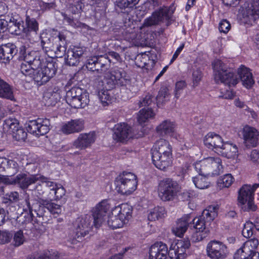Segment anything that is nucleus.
Wrapping results in <instances>:
<instances>
[{
    "label": "nucleus",
    "mask_w": 259,
    "mask_h": 259,
    "mask_svg": "<svg viewBox=\"0 0 259 259\" xmlns=\"http://www.w3.org/2000/svg\"><path fill=\"white\" fill-rule=\"evenodd\" d=\"M202 73L199 69H196L193 71L192 79L193 87H196L202 78Z\"/></svg>",
    "instance_id": "603ef678"
},
{
    "label": "nucleus",
    "mask_w": 259,
    "mask_h": 259,
    "mask_svg": "<svg viewBox=\"0 0 259 259\" xmlns=\"http://www.w3.org/2000/svg\"><path fill=\"white\" fill-rule=\"evenodd\" d=\"M138 181L136 176L132 172H123L118 176L114 181L116 190L123 195H130L137 189Z\"/></svg>",
    "instance_id": "0eeeda50"
},
{
    "label": "nucleus",
    "mask_w": 259,
    "mask_h": 259,
    "mask_svg": "<svg viewBox=\"0 0 259 259\" xmlns=\"http://www.w3.org/2000/svg\"><path fill=\"white\" fill-rule=\"evenodd\" d=\"M12 235L6 231L0 230V243L4 244L10 241Z\"/></svg>",
    "instance_id": "6e6d98bb"
},
{
    "label": "nucleus",
    "mask_w": 259,
    "mask_h": 259,
    "mask_svg": "<svg viewBox=\"0 0 259 259\" xmlns=\"http://www.w3.org/2000/svg\"><path fill=\"white\" fill-rule=\"evenodd\" d=\"M212 65L217 82H221L230 87L236 85L240 79L243 85L247 89L251 88L254 83L250 69L244 65H241L237 70L239 78L234 73L227 71V66L221 60L215 59Z\"/></svg>",
    "instance_id": "7ed1b4c3"
},
{
    "label": "nucleus",
    "mask_w": 259,
    "mask_h": 259,
    "mask_svg": "<svg viewBox=\"0 0 259 259\" xmlns=\"http://www.w3.org/2000/svg\"><path fill=\"white\" fill-rule=\"evenodd\" d=\"M178 191V183L171 179H164L159 183L157 188L158 195L163 201L172 200Z\"/></svg>",
    "instance_id": "9d476101"
},
{
    "label": "nucleus",
    "mask_w": 259,
    "mask_h": 259,
    "mask_svg": "<svg viewBox=\"0 0 259 259\" xmlns=\"http://www.w3.org/2000/svg\"><path fill=\"white\" fill-rule=\"evenodd\" d=\"M21 58L23 60L21 65V72L33 79L38 85L49 81L56 73L54 63L41 60L37 51H26Z\"/></svg>",
    "instance_id": "f03ea898"
},
{
    "label": "nucleus",
    "mask_w": 259,
    "mask_h": 259,
    "mask_svg": "<svg viewBox=\"0 0 259 259\" xmlns=\"http://www.w3.org/2000/svg\"><path fill=\"white\" fill-rule=\"evenodd\" d=\"M139 1V0H118L116 2V5L120 10H123L125 8H133Z\"/></svg>",
    "instance_id": "ea45409f"
},
{
    "label": "nucleus",
    "mask_w": 259,
    "mask_h": 259,
    "mask_svg": "<svg viewBox=\"0 0 259 259\" xmlns=\"http://www.w3.org/2000/svg\"><path fill=\"white\" fill-rule=\"evenodd\" d=\"M144 134L135 135L133 132L132 128L125 123H117L114 126L113 139L117 141L124 142L130 139L138 138L142 136Z\"/></svg>",
    "instance_id": "2eb2a0df"
},
{
    "label": "nucleus",
    "mask_w": 259,
    "mask_h": 259,
    "mask_svg": "<svg viewBox=\"0 0 259 259\" xmlns=\"http://www.w3.org/2000/svg\"><path fill=\"white\" fill-rule=\"evenodd\" d=\"M250 160L254 164H259V151L256 149L251 151L249 156Z\"/></svg>",
    "instance_id": "052dcab7"
},
{
    "label": "nucleus",
    "mask_w": 259,
    "mask_h": 259,
    "mask_svg": "<svg viewBox=\"0 0 259 259\" xmlns=\"http://www.w3.org/2000/svg\"><path fill=\"white\" fill-rule=\"evenodd\" d=\"M203 143L208 149L228 159H235L238 156L237 146L232 143L224 141L221 136L214 133H208L203 138Z\"/></svg>",
    "instance_id": "39448f33"
},
{
    "label": "nucleus",
    "mask_w": 259,
    "mask_h": 259,
    "mask_svg": "<svg viewBox=\"0 0 259 259\" xmlns=\"http://www.w3.org/2000/svg\"><path fill=\"white\" fill-rule=\"evenodd\" d=\"M193 195L194 192L191 190L186 191L182 194V198L184 201L189 200L191 198L193 197Z\"/></svg>",
    "instance_id": "69168bd1"
},
{
    "label": "nucleus",
    "mask_w": 259,
    "mask_h": 259,
    "mask_svg": "<svg viewBox=\"0 0 259 259\" xmlns=\"http://www.w3.org/2000/svg\"><path fill=\"white\" fill-rule=\"evenodd\" d=\"M38 181L46 184V186L50 189L49 192H52L56 187L59 185L56 183L50 181L47 178L39 175Z\"/></svg>",
    "instance_id": "a18cd8bd"
},
{
    "label": "nucleus",
    "mask_w": 259,
    "mask_h": 259,
    "mask_svg": "<svg viewBox=\"0 0 259 259\" xmlns=\"http://www.w3.org/2000/svg\"><path fill=\"white\" fill-rule=\"evenodd\" d=\"M96 134L94 132L80 134L72 144L73 146L80 150L85 149L94 143Z\"/></svg>",
    "instance_id": "4be33fe9"
},
{
    "label": "nucleus",
    "mask_w": 259,
    "mask_h": 259,
    "mask_svg": "<svg viewBox=\"0 0 259 259\" xmlns=\"http://www.w3.org/2000/svg\"><path fill=\"white\" fill-rule=\"evenodd\" d=\"M3 131L7 134L11 135L19 126L18 121L15 118H8L3 123Z\"/></svg>",
    "instance_id": "72a5a7b5"
},
{
    "label": "nucleus",
    "mask_w": 259,
    "mask_h": 259,
    "mask_svg": "<svg viewBox=\"0 0 259 259\" xmlns=\"http://www.w3.org/2000/svg\"><path fill=\"white\" fill-rule=\"evenodd\" d=\"M99 99L103 106L109 105L113 99L110 93L107 90H101L98 94Z\"/></svg>",
    "instance_id": "58836bf2"
},
{
    "label": "nucleus",
    "mask_w": 259,
    "mask_h": 259,
    "mask_svg": "<svg viewBox=\"0 0 259 259\" xmlns=\"http://www.w3.org/2000/svg\"><path fill=\"white\" fill-rule=\"evenodd\" d=\"M56 54L58 56H61L64 54L65 52L66 49L62 47L61 45H58L57 44L55 45V49Z\"/></svg>",
    "instance_id": "774afa93"
},
{
    "label": "nucleus",
    "mask_w": 259,
    "mask_h": 259,
    "mask_svg": "<svg viewBox=\"0 0 259 259\" xmlns=\"http://www.w3.org/2000/svg\"><path fill=\"white\" fill-rule=\"evenodd\" d=\"M40 39L42 46L44 48L54 50L55 47V36H52L51 33L43 32L41 34Z\"/></svg>",
    "instance_id": "2f4dec72"
},
{
    "label": "nucleus",
    "mask_w": 259,
    "mask_h": 259,
    "mask_svg": "<svg viewBox=\"0 0 259 259\" xmlns=\"http://www.w3.org/2000/svg\"><path fill=\"white\" fill-rule=\"evenodd\" d=\"M11 135L12 136L13 138L17 141L24 140L26 137L27 134L24 132V130L18 126Z\"/></svg>",
    "instance_id": "09e8293b"
},
{
    "label": "nucleus",
    "mask_w": 259,
    "mask_h": 259,
    "mask_svg": "<svg viewBox=\"0 0 259 259\" xmlns=\"http://www.w3.org/2000/svg\"><path fill=\"white\" fill-rule=\"evenodd\" d=\"M111 57L112 59L114 60L115 62L121 61V58L119 55L115 52H110L108 53V58Z\"/></svg>",
    "instance_id": "338daca9"
},
{
    "label": "nucleus",
    "mask_w": 259,
    "mask_h": 259,
    "mask_svg": "<svg viewBox=\"0 0 259 259\" xmlns=\"http://www.w3.org/2000/svg\"><path fill=\"white\" fill-rule=\"evenodd\" d=\"M259 187V184L244 185L239 190L238 196V202L241 205L247 204L246 209L248 211H255L256 206L253 202L254 193Z\"/></svg>",
    "instance_id": "ddd939ff"
},
{
    "label": "nucleus",
    "mask_w": 259,
    "mask_h": 259,
    "mask_svg": "<svg viewBox=\"0 0 259 259\" xmlns=\"http://www.w3.org/2000/svg\"><path fill=\"white\" fill-rule=\"evenodd\" d=\"M91 222L88 217L77 218L74 225V230L68 235V241L73 245L80 244L83 237L87 235L90 230Z\"/></svg>",
    "instance_id": "1a4fd4ad"
},
{
    "label": "nucleus",
    "mask_w": 259,
    "mask_h": 259,
    "mask_svg": "<svg viewBox=\"0 0 259 259\" xmlns=\"http://www.w3.org/2000/svg\"><path fill=\"white\" fill-rule=\"evenodd\" d=\"M154 116L155 113L151 109L143 108L139 112L137 119L139 123L142 125Z\"/></svg>",
    "instance_id": "f704fd0d"
},
{
    "label": "nucleus",
    "mask_w": 259,
    "mask_h": 259,
    "mask_svg": "<svg viewBox=\"0 0 259 259\" xmlns=\"http://www.w3.org/2000/svg\"><path fill=\"white\" fill-rule=\"evenodd\" d=\"M39 175H27L22 173L15 178L12 176H0V182L5 184H18L22 189H26L30 185L38 182Z\"/></svg>",
    "instance_id": "f8f14e48"
},
{
    "label": "nucleus",
    "mask_w": 259,
    "mask_h": 259,
    "mask_svg": "<svg viewBox=\"0 0 259 259\" xmlns=\"http://www.w3.org/2000/svg\"><path fill=\"white\" fill-rule=\"evenodd\" d=\"M7 21L5 19H0V39L3 38L7 34L8 28Z\"/></svg>",
    "instance_id": "4d7b16f0"
},
{
    "label": "nucleus",
    "mask_w": 259,
    "mask_h": 259,
    "mask_svg": "<svg viewBox=\"0 0 259 259\" xmlns=\"http://www.w3.org/2000/svg\"><path fill=\"white\" fill-rule=\"evenodd\" d=\"M234 181V178L230 174L224 175L218 180L217 185L220 189L230 187Z\"/></svg>",
    "instance_id": "4c0bfd02"
},
{
    "label": "nucleus",
    "mask_w": 259,
    "mask_h": 259,
    "mask_svg": "<svg viewBox=\"0 0 259 259\" xmlns=\"http://www.w3.org/2000/svg\"><path fill=\"white\" fill-rule=\"evenodd\" d=\"M133 210V207L128 203L112 207L109 200H103L92 209L94 225L96 228L103 225L112 229L122 228L132 219Z\"/></svg>",
    "instance_id": "f257e3e1"
},
{
    "label": "nucleus",
    "mask_w": 259,
    "mask_h": 259,
    "mask_svg": "<svg viewBox=\"0 0 259 259\" xmlns=\"http://www.w3.org/2000/svg\"><path fill=\"white\" fill-rule=\"evenodd\" d=\"M52 200L40 197L38 202L40 205L45 206L54 217H57L61 213L62 208L60 205L52 202Z\"/></svg>",
    "instance_id": "bb28decb"
},
{
    "label": "nucleus",
    "mask_w": 259,
    "mask_h": 259,
    "mask_svg": "<svg viewBox=\"0 0 259 259\" xmlns=\"http://www.w3.org/2000/svg\"><path fill=\"white\" fill-rule=\"evenodd\" d=\"M152 163L155 166L165 170L172 164V148L169 142L161 138L157 140L151 149Z\"/></svg>",
    "instance_id": "423d86ee"
},
{
    "label": "nucleus",
    "mask_w": 259,
    "mask_h": 259,
    "mask_svg": "<svg viewBox=\"0 0 259 259\" xmlns=\"http://www.w3.org/2000/svg\"><path fill=\"white\" fill-rule=\"evenodd\" d=\"M125 73L123 71L116 70L111 73L110 80L112 84L124 85L127 82L125 78Z\"/></svg>",
    "instance_id": "473e14b6"
},
{
    "label": "nucleus",
    "mask_w": 259,
    "mask_h": 259,
    "mask_svg": "<svg viewBox=\"0 0 259 259\" xmlns=\"http://www.w3.org/2000/svg\"><path fill=\"white\" fill-rule=\"evenodd\" d=\"M65 100L72 108H83L89 103V94L80 88L74 87L66 92Z\"/></svg>",
    "instance_id": "6e6552de"
},
{
    "label": "nucleus",
    "mask_w": 259,
    "mask_h": 259,
    "mask_svg": "<svg viewBox=\"0 0 259 259\" xmlns=\"http://www.w3.org/2000/svg\"><path fill=\"white\" fill-rule=\"evenodd\" d=\"M190 245L188 239L178 240L175 244L171 246L168 256L170 259H185L187 256V250Z\"/></svg>",
    "instance_id": "a211bd4d"
},
{
    "label": "nucleus",
    "mask_w": 259,
    "mask_h": 259,
    "mask_svg": "<svg viewBox=\"0 0 259 259\" xmlns=\"http://www.w3.org/2000/svg\"><path fill=\"white\" fill-rule=\"evenodd\" d=\"M166 215V211L164 207L157 206L150 209L148 214V219L150 221H155L161 219Z\"/></svg>",
    "instance_id": "c756f323"
},
{
    "label": "nucleus",
    "mask_w": 259,
    "mask_h": 259,
    "mask_svg": "<svg viewBox=\"0 0 259 259\" xmlns=\"http://www.w3.org/2000/svg\"><path fill=\"white\" fill-rule=\"evenodd\" d=\"M234 259H252L250 254L242 246L234 254Z\"/></svg>",
    "instance_id": "c03bdc74"
},
{
    "label": "nucleus",
    "mask_w": 259,
    "mask_h": 259,
    "mask_svg": "<svg viewBox=\"0 0 259 259\" xmlns=\"http://www.w3.org/2000/svg\"><path fill=\"white\" fill-rule=\"evenodd\" d=\"M25 239L23 232L21 230L16 232L14 235V242L15 246H20L23 243Z\"/></svg>",
    "instance_id": "3c124183"
},
{
    "label": "nucleus",
    "mask_w": 259,
    "mask_h": 259,
    "mask_svg": "<svg viewBox=\"0 0 259 259\" xmlns=\"http://www.w3.org/2000/svg\"><path fill=\"white\" fill-rule=\"evenodd\" d=\"M230 24L227 20H222L219 24V30L220 32L227 33L230 29Z\"/></svg>",
    "instance_id": "5fc2aeb1"
},
{
    "label": "nucleus",
    "mask_w": 259,
    "mask_h": 259,
    "mask_svg": "<svg viewBox=\"0 0 259 259\" xmlns=\"http://www.w3.org/2000/svg\"><path fill=\"white\" fill-rule=\"evenodd\" d=\"M221 94L219 97L226 99H232L235 96V93L232 90H221Z\"/></svg>",
    "instance_id": "bf43d9fd"
},
{
    "label": "nucleus",
    "mask_w": 259,
    "mask_h": 259,
    "mask_svg": "<svg viewBox=\"0 0 259 259\" xmlns=\"http://www.w3.org/2000/svg\"><path fill=\"white\" fill-rule=\"evenodd\" d=\"M244 144L248 147H254L259 143V132L254 127L245 125L240 131Z\"/></svg>",
    "instance_id": "dca6fc26"
},
{
    "label": "nucleus",
    "mask_w": 259,
    "mask_h": 259,
    "mask_svg": "<svg viewBox=\"0 0 259 259\" xmlns=\"http://www.w3.org/2000/svg\"><path fill=\"white\" fill-rule=\"evenodd\" d=\"M218 205H209L203 210L200 217L207 222L212 221L218 215Z\"/></svg>",
    "instance_id": "7c9ffc66"
},
{
    "label": "nucleus",
    "mask_w": 259,
    "mask_h": 259,
    "mask_svg": "<svg viewBox=\"0 0 259 259\" xmlns=\"http://www.w3.org/2000/svg\"><path fill=\"white\" fill-rule=\"evenodd\" d=\"M61 90L58 89H54L52 93L47 94V96L53 101L57 102L61 98Z\"/></svg>",
    "instance_id": "864d4df0"
},
{
    "label": "nucleus",
    "mask_w": 259,
    "mask_h": 259,
    "mask_svg": "<svg viewBox=\"0 0 259 259\" xmlns=\"http://www.w3.org/2000/svg\"><path fill=\"white\" fill-rule=\"evenodd\" d=\"M45 259H59L60 255L58 251L56 250H47L43 251Z\"/></svg>",
    "instance_id": "8fccbe9b"
},
{
    "label": "nucleus",
    "mask_w": 259,
    "mask_h": 259,
    "mask_svg": "<svg viewBox=\"0 0 259 259\" xmlns=\"http://www.w3.org/2000/svg\"><path fill=\"white\" fill-rule=\"evenodd\" d=\"M84 124L82 119H71L62 124L61 131L66 135L79 133L83 130Z\"/></svg>",
    "instance_id": "412c9836"
},
{
    "label": "nucleus",
    "mask_w": 259,
    "mask_h": 259,
    "mask_svg": "<svg viewBox=\"0 0 259 259\" xmlns=\"http://www.w3.org/2000/svg\"><path fill=\"white\" fill-rule=\"evenodd\" d=\"M168 252L165 244L157 242L152 245L149 249V259H166Z\"/></svg>",
    "instance_id": "b1692460"
},
{
    "label": "nucleus",
    "mask_w": 259,
    "mask_h": 259,
    "mask_svg": "<svg viewBox=\"0 0 259 259\" xmlns=\"http://www.w3.org/2000/svg\"><path fill=\"white\" fill-rule=\"evenodd\" d=\"M209 231H200L195 230L191 236V240L194 242L202 241L208 235Z\"/></svg>",
    "instance_id": "a19ab883"
},
{
    "label": "nucleus",
    "mask_w": 259,
    "mask_h": 259,
    "mask_svg": "<svg viewBox=\"0 0 259 259\" xmlns=\"http://www.w3.org/2000/svg\"><path fill=\"white\" fill-rule=\"evenodd\" d=\"M184 48V44H182L181 46L177 49L175 53L174 54L171 59L170 60L169 64H171L174 62L175 60L178 58L179 54L181 53L182 51Z\"/></svg>",
    "instance_id": "e2e57ef3"
},
{
    "label": "nucleus",
    "mask_w": 259,
    "mask_h": 259,
    "mask_svg": "<svg viewBox=\"0 0 259 259\" xmlns=\"http://www.w3.org/2000/svg\"><path fill=\"white\" fill-rule=\"evenodd\" d=\"M36 190L38 193V197H46L50 200H59L62 198L66 193V190L64 188L59 184L53 191L48 192L45 195H44L45 191L40 189V186H37L36 187Z\"/></svg>",
    "instance_id": "a878e982"
},
{
    "label": "nucleus",
    "mask_w": 259,
    "mask_h": 259,
    "mask_svg": "<svg viewBox=\"0 0 259 259\" xmlns=\"http://www.w3.org/2000/svg\"><path fill=\"white\" fill-rule=\"evenodd\" d=\"M81 7L82 4L77 1L75 5L72 6L69 8L70 11L74 14L80 12Z\"/></svg>",
    "instance_id": "680f3d73"
},
{
    "label": "nucleus",
    "mask_w": 259,
    "mask_h": 259,
    "mask_svg": "<svg viewBox=\"0 0 259 259\" xmlns=\"http://www.w3.org/2000/svg\"><path fill=\"white\" fill-rule=\"evenodd\" d=\"M193 227L195 230L200 231H209L205 226V223L204 219L199 217L195 218L193 220Z\"/></svg>",
    "instance_id": "79ce46f5"
},
{
    "label": "nucleus",
    "mask_w": 259,
    "mask_h": 259,
    "mask_svg": "<svg viewBox=\"0 0 259 259\" xmlns=\"http://www.w3.org/2000/svg\"><path fill=\"white\" fill-rule=\"evenodd\" d=\"M168 90L166 88L163 87L159 90L158 95L156 97L157 103L160 106L168 97Z\"/></svg>",
    "instance_id": "37998d69"
},
{
    "label": "nucleus",
    "mask_w": 259,
    "mask_h": 259,
    "mask_svg": "<svg viewBox=\"0 0 259 259\" xmlns=\"http://www.w3.org/2000/svg\"><path fill=\"white\" fill-rule=\"evenodd\" d=\"M156 133L160 136H168L172 140H180L181 135L177 132V124L175 122L166 119L161 122L156 127Z\"/></svg>",
    "instance_id": "4468645a"
},
{
    "label": "nucleus",
    "mask_w": 259,
    "mask_h": 259,
    "mask_svg": "<svg viewBox=\"0 0 259 259\" xmlns=\"http://www.w3.org/2000/svg\"><path fill=\"white\" fill-rule=\"evenodd\" d=\"M0 97L12 100L13 93L10 85L0 78Z\"/></svg>",
    "instance_id": "e433bc0d"
},
{
    "label": "nucleus",
    "mask_w": 259,
    "mask_h": 259,
    "mask_svg": "<svg viewBox=\"0 0 259 259\" xmlns=\"http://www.w3.org/2000/svg\"><path fill=\"white\" fill-rule=\"evenodd\" d=\"M85 49L83 47H73L69 49L66 58V62L70 66H77L83 59Z\"/></svg>",
    "instance_id": "5701e85b"
},
{
    "label": "nucleus",
    "mask_w": 259,
    "mask_h": 259,
    "mask_svg": "<svg viewBox=\"0 0 259 259\" xmlns=\"http://www.w3.org/2000/svg\"><path fill=\"white\" fill-rule=\"evenodd\" d=\"M186 87V83L185 81L181 80L178 81L176 84V96L179 98L181 91Z\"/></svg>",
    "instance_id": "13d9d810"
},
{
    "label": "nucleus",
    "mask_w": 259,
    "mask_h": 259,
    "mask_svg": "<svg viewBox=\"0 0 259 259\" xmlns=\"http://www.w3.org/2000/svg\"><path fill=\"white\" fill-rule=\"evenodd\" d=\"M15 51V46L11 44L0 46V62H8L13 57Z\"/></svg>",
    "instance_id": "cd10ccee"
},
{
    "label": "nucleus",
    "mask_w": 259,
    "mask_h": 259,
    "mask_svg": "<svg viewBox=\"0 0 259 259\" xmlns=\"http://www.w3.org/2000/svg\"><path fill=\"white\" fill-rule=\"evenodd\" d=\"M207 252L211 258L219 259L224 258L227 255L228 250L226 246L223 243L212 241L207 246Z\"/></svg>",
    "instance_id": "6ab92c4d"
},
{
    "label": "nucleus",
    "mask_w": 259,
    "mask_h": 259,
    "mask_svg": "<svg viewBox=\"0 0 259 259\" xmlns=\"http://www.w3.org/2000/svg\"><path fill=\"white\" fill-rule=\"evenodd\" d=\"M190 217L187 214L178 219L172 228V233L178 237H183L188 229Z\"/></svg>",
    "instance_id": "393cba45"
},
{
    "label": "nucleus",
    "mask_w": 259,
    "mask_h": 259,
    "mask_svg": "<svg viewBox=\"0 0 259 259\" xmlns=\"http://www.w3.org/2000/svg\"><path fill=\"white\" fill-rule=\"evenodd\" d=\"M50 122L48 119L38 118L29 121L27 126V131L36 136L48 133L50 130Z\"/></svg>",
    "instance_id": "f3484780"
},
{
    "label": "nucleus",
    "mask_w": 259,
    "mask_h": 259,
    "mask_svg": "<svg viewBox=\"0 0 259 259\" xmlns=\"http://www.w3.org/2000/svg\"><path fill=\"white\" fill-rule=\"evenodd\" d=\"M198 175L192 178V182L198 189H204L210 186L207 177H215L223 172L224 166L219 156H208L193 163Z\"/></svg>",
    "instance_id": "20e7f679"
},
{
    "label": "nucleus",
    "mask_w": 259,
    "mask_h": 259,
    "mask_svg": "<svg viewBox=\"0 0 259 259\" xmlns=\"http://www.w3.org/2000/svg\"><path fill=\"white\" fill-rule=\"evenodd\" d=\"M150 61H151V60L149 59V55L146 54H143L138 57L136 64L138 67L143 68L148 65Z\"/></svg>",
    "instance_id": "49530a36"
},
{
    "label": "nucleus",
    "mask_w": 259,
    "mask_h": 259,
    "mask_svg": "<svg viewBox=\"0 0 259 259\" xmlns=\"http://www.w3.org/2000/svg\"><path fill=\"white\" fill-rule=\"evenodd\" d=\"M253 224L250 221L246 222L244 225L242 231L243 236L245 238L251 237L253 234L252 229Z\"/></svg>",
    "instance_id": "de8ad7c7"
},
{
    "label": "nucleus",
    "mask_w": 259,
    "mask_h": 259,
    "mask_svg": "<svg viewBox=\"0 0 259 259\" xmlns=\"http://www.w3.org/2000/svg\"><path fill=\"white\" fill-rule=\"evenodd\" d=\"M258 244V240L256 238H253L246 241L242 246L250 254L252 259H259V253L256 251Z\"/></svg>",
    "instance_id": "c85d7f7f"
},
{
    "label": "nucleus",
    "mask_w": 259,
    "mask_h": 259,
    "mask_svg": "<svg viewBox=\"0 0 259 259\" xmlns=\"http://www.w3.org/2000/svg\"><path fill=\"white\" fill-rule=\"evenodd\" d=\"M38 30V24L34 18H31L27 16L25 20V26L23 28L24 32L36 33Z\"/></svg>",
    "instance_id": "c9c22d12"
},
{
    "label": "nucleus",
    "mask_w": 259,
    "mask_h": 259,
    "mask_svg": "<svg viewBox=\"0 0 259 259\" xmlns=\"http://www.w3.org/2000/svg\"><path fill=\"white\" fill-rule=\"evenodd\" d=\"M172 12L169 13V11L166 8L162 9L158 11H156L153 14L144 20L142 29L144 27H149L157 24L159 22L165 19L169 20L171 16Z\"/></svg>",
    "instance_id": "aec40b11"
},
{
    "label": "nucleus",
    "mask_w": 259,
    "mask_h": 259,
    "mask_svg": "<svg viewBox=\"0 0 259 259\" xmlns=\"http://www.w3.org/2000/svg\"><path fill=\"white\" fill-rule=\"evenodd\" d=\"M27 259H45L43 251L35 252L30 254Z\"/></svg>",
    "instance_id": "0e129e2a"
},
{
    "label": "nucleus",
    "mask_w": 259,
    "mask_h": 259,
    "mask_svg": "<svg viewBox=\"0 0 259 259\" xmlns=\"http://www.w3.org/2000/svg\"><path fill=\"white\" fill-rule=\"evenodd\" d=\"M240 18L243 23L252 24L259 18V0H248L240 10Z\"/></svg>",
    "instance_id": "9b49d317"
}]
</instances>
